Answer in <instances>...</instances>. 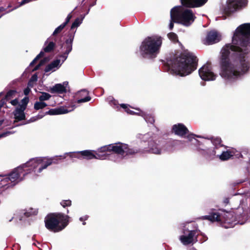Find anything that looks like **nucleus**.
<instances>
[{"mask_svg":"<svg viewBox=\"0 0 250 250\" xmlns=\"http://www.w3.org/2000/svg\"><path fill=\"white\" fill-rule=\"evenodd\" d=\"M11 133H12L10 131H7L5 132H3L0 134V138H3V137H5L8 136L9 135L11 134Z\"/></svg>","mask_w":250,"mask_h":250,"instance_id":"a18cd8bd","label":"nucleus"},{"mask_svg":"<svg viewBox=\"0 0 250 250\" xmlns=\"http://www.w3.org/2000/svg\"><path fill=\"white\" fill-rule=\"evenodd\" d=\"M79 151L77 152H70L68 153H66L65 154L68 155L71 158H76L79 159H82V156L80 153H78Z\"/></svg>","mask_w":250,"mask_h":250,"instance_id":"473e14b6","label":"nucleus"},{"mask_svg":"<svg viewBox=\"0 0 250 250\" xmlns=\"http://www.w3.org/2000/svg\"><path fill=\"white\" fill-rule=\"evenodd\" d=\"M110 105L112 106L114 108L118 107L117 102L115 100L111 101Z\"/></svg>","mask_w":250,"mask_h":250,"instance_id":"37998d69","label":"nucleus"},{"mask_svg":"<svg viewBox=\"0 0 250 250\" xmlns=\"http://www.w3.org/2000/svg\"><path fill=\"white\" fill-rule=\"evenodd\" d=\"M162 41V38L158 35L146 38L140 47V53L144 57H155L159 52Z\"/></svg>","mask_w":250,"mask_h":250,"instance_id":"0eeeda50","label":"nucleus"},{"mask_svg":"<svg viewBox=\"0 0 250 250\" xmlns=\"http://www.w3.org/2000/svg\"><path fill=\"white\" fill-rule=\"evenodd\" d=\"M2 15H0V18L2 17Z\"/></svg>","mask_w":250,"mask_h":250,"instance_id":"6e6d98bb","label":"nucleus"},{"mask_svg":"<svg viewBox=\"0 0 250 250\" xmlns=\"http://www.w3.org/2000/svg\"><path fill=\"white\" fill-rule=\"evenodd\" d=\"M6 8L3 7H0V12L6 11Z\"/></svg>","mask_w":250,"mask_h":250,"instance_id":"8fccbe9b","label":"nucleus"},{"mask_svg":"<svg viewBox=\"0 0 250 250\" xmlns=\"http://www.w3.org/2000/svg\"><path fill=\"white\" fill-rule=\"evenodd\" d=\"M89 11V9H88L87 12L86 13L83 15H81L80 18H77L75 19L74 21L73 22L71 27V29H73L74 28H76L78 27L83 22V21L85 16L86 14H87Z\"/></svg>","mask_w":250,"mask_h":250,"instance_id":"5701e85b","label":"nucleus"},{"mask_svg":"<svg viewBox=\"0 0 250 250\" xmlns=\"http://www.w3.org/2000/svg\"><path fill=\"white\" fill-rule=\"evenodd\" d=\"M68 86V82H64L62 83H57L50 88L52 93H63L67 91V88Z\"/></svg>","mask_w":250,"mask_h":250,"instance_id":"a211bd4d","label":"nucleus"},{"mask_svg":"<svg viewBox=\"0 0 250 250\" xmlns=\"http://www.w3.org/2000/svg\"><path fill=\"white\" fill-rule=\"evenodd\" d=\"M47 104L42 101L37 102L34 104V109L38 110L42 109L46 107Z\"/></svg>","mask_w":250,"mask_h":250,"instance_id":"c85d7f7f","label":"nucleus"},{"mask_svg":"<svg viewBox=\"0 0 250 250\" xmlns=\"http://www.w3.org/2000/svg\"><path fill=\"white\" fill-rule=\"evenodd\" d=\"M199 144L198 150L203 155L209 158L216 156L222 161H226L233 156L239 158L242 155L235 149H227L221 144L219 137H213L211 139H204Z\"/></svg>","mask_w":250,"mask_h":250,"instance_id":"20e7f679","label":"nucleus"},{"mask_svg":"<svg viewBox=\"0 0 250 250\" xmlns=\"http://www.w3.org/2000/svg\"><path fill=\"white\" fill-rule=\"evenodd\" d=\"M199 75L203 80L207 81H214L217 77L209 64H205L199 69Z\"/></svg>","mask_w":250,"mask_h":250,"instance_id":"f8f14e48","label":"nucleus"},{"mask_svg":"<svg viewBox=\"0 0 250 250\" xmlns=\"http://www.w3.org/2000/svg\"><path fill=\"white\" fill-rule=\"evenodd\" d=\"M55 46V43L53 42H50L48 45L44 47V51L46 52L51 51Z\"/></svg>","mask_w":250,"mask_h":250,"instance_id":"f704fd0d","label":"nucleus"},{"mask_svg":"<svg viewBox=\"0 0 250 250\" xmlns=\"http://www.w3.org/2000/svg\"><path fill=\"white\" fill-rule=\"evenodd\" d=\"M29 1H21L20 3H17L16 2V1H12V2L9 4L8 7H12L13 6V8L9 10L7 12L11 11L13 10L14 9H17L20 6H21L25 4H26L27 2Z\"/></svg>","mask_w":250,"mask_h":250,"instance_id":"b1692460","label":"nucleus"},{"mask_svg":"<svg viewBox=\"0 0 250 250\" xmlns=\"http://www.w3.org/2000/svg\"><path fill=\"white\" fill-rule=\"evenodd\" d=\"M172 132L175 135L181 137L186 138L189 142L196 146L197 149L199 144L202 145L201 141H199L195 138V137L201 138L200 136L195 135L193 134H188L189 131L188 128L183 124L178 123L172 126Z\"/></svg>","mask_w":250,"mask_h":250,"instance_id":"9d476101","label":"nucleus"},{"mask_svg":"<svg viewBox=\"0 0 250 250\" xmlns=\"http://www.w3.org/2000/svg\"><path fill=\"white\" fill-rule=\"evenodd\" d=\"M223 217L224 218V221L227 223H230L235 219L231 212H225Z\"/></svg>","mask_w":250,"mask_h":250,"instance_id":"cd10ccee","label":"nucleus"},{"mask_svg":"<svg viewBox=\"0 0 250 250\" xmlns=\"http://www.w3.org/2000/svg\"><path fill=\"white\" fill-rule=\"evenodd\" d=\"M42 64V62H41L39 64H38L37 66H36V67L34 68V70H37L39 67Z\"/></svg>","mask_w":250,"mask_h":250,"instance_id":"3c124183","label":"nucleus"},{"mask_svg":"<svg viewBox=\"0 0 250 250\" xmlns=\"http://www.w3.org/2000/svg\"><path fill=\"white\" fill-rule=\"evenodd\" d=\"M138 152V150L129 146L128 144L121 142L110 144L102 146L97 150H85L80 151L82 159L91 160L109 159L116 163H120L126 159L128 156Z\"/></svg>","mask_w":250,"mask_h":250,"instance_id":"f03ea898","label":"nucleus"},{"mask_svg":"<svg viewBox=\"0 0 250 250\" xmlns=\"http://www.w3.org/2000/svg\"><path fill=\"white\" fill-rule=\"evenodd\" d=\"M82 91H83V92H84V93H85L86 94H87V91H86V90H83Z\"/></svg>","mask_w":250,"mask_h":250,"instance_id":"864d4df0","label":"nucleus"},{"mask_svg":"<svg viewBox=\"0 0 250 250\" xmlns=\"http://www.w3.org/2000/svg\"><path fill=\"white\" fill-rule=\"evenodd\" d=\"M60 204L63 208H65L66 207H70L71 205V201L70 200H62L60 202Z\"/></svg>","mask_w":250,"mask_h":250,"instance_id":"c9c22d12","label":"nucleus"},{"mask_svg":"<svg viewBox=\"0 0 250 250\" xmlns=\"http://www.w3.org/2000/svg\"><path fill=\"white\" fill-rule=\"evenodd\" d=\"M195 232L194 230L184 231V234L180 236L181 243L184 245L194 243L196 240L194 238Z\"/></svg>","mask_w":250,"mask_h":250,"instance_id":"2eb2a0df","label":"nucleus"},{"mask_svg":"<svg viewBox=\"0 0 250 250\" xmlns=\"http://www.w3.org/2000/svg\"><path fill=\"white\" fill-rule=\"evenodd\" d=\"M51 96L48 93L42 92V95L39 97V99L40 101H44L49 100L51 98Z\"/></svg>","mask_w":250,"mask_h":250,"instance_id":"c756f323","label":"nucleus"},{"mask_svg":"<svg viewBox=\"0 0 250 250\" xmlns=\"http://www.w3.org/2000/svg\"><path fill=\"white\" fill-rule=\"evenodd\" d=\"M221 40V35L216 31L212 30L208 32L203 42L205 44L209 45L216 43Z\"/></svg>","mask_w":250,"mask_h":250,"instance_id":"dca6fc26","label":"nucleus"},{"mask_svg":"<svg viewBox=\"0 0 250 250\" xmlns=\"http://www.w3.org/2000/svg\"><path fill=\"white\" fill-rule=\"evenodd\" d=\"M57 157V156L52 158L38 157L31 159L16 168L9 175L4 176L0 175V181L9 184V182L18 183L21 181L28 174H31L32 178L38 176L48 166L53 163H57L56 162Z\"/></svg>","mask_w":250,"mask_h":250,"instance_id":"7ed1b4c3","label":"nucleus"},{"mask_svg":"<svg viewBox=\"0 0 250 250\" xmlns=\"http://www.w3.org/2000/svg\"><path fill=\"white\" fill-rule=\"evenodd\" d=\"M203 220H208L211 222H219L222 221L221 214L218 212H213L208 215H205L200 218Z\"/></svg>","mask_w":250,"mask_h":250,"instance_id":"412c9836","label":"nucleus"},{"mask_svg":"<svg viewBox=\"0 0 250 250\" xmlns=\"http://www.w3.org/2000/svg\"><path fill=\"white\" fill-rule=\"evenodd\" d=\"M2 94V92H0V96Z\"/></svg>","mask_w":250,"mask_h":250,"instance_id":"5fc2aeb1","label":"nucleus"},{"mask_svg":"<svg viewBox=\"0 0 250 250\" xmlns=\"http://www.w3.org/2000/svg\"><path fill=\"white\" fill-rule=\"evenodd\" d=\"M136 110L139 111V113H137L139 114V116L143 117L146 122L150 124H153L155 122L153 116L151 115L147 114L146 112L141 110L140 109H137Z\"/></svg>","mask_w":250,"mask_h":250,"instance_id":"4be33fe9","label":"nucleus"},{"mask_svg":"<svg viewBox=\"0 0 250 250\" xmlns=\"http://www.w3.org/2000/svg\"><path fill=\"white\" fill-rule=\"evenodd\" d=\"M69 216L61 213L52 214L45 220L46 227L54 232L64 229L68 223Z\"/></svg>","mask_w":250,"mask_h":250,"instance_id":"1a4fd4ad","label":"nucleus"},{"mask_svg":"<svg viewBox=\"0 0 250 250\" xmlns=\"http://www.w3.org/2000/svg\"><path fill=\"white\" fill-rule=\"evenodd\" d=\"M63 63L62 61L61 62L60 59H57L52 62L48 64L45 69V72H49L50 73L53 72L58 69Z\"/></svg>","mask_w":250,"mask_h":250,"instance_id":"6ab92c4d","label":"nucleus"},{"mask_svg":"<svg viewBox=\"0 0 250 250\" xmlns=\"http://www.w3.org/2000/svg\"><path fill=\"white\" fill-rule=\"evenodd\" d=\"M168 38L171 41L175 42L177 40V37L176 34L173 32L169 33L167 34Z\"/></svg>","mask_w":250,"mask_h":250,"instance_id":"4c0bfd02","label":"nucleus"},{"mask_svg":"<svg viewBox=\"0 0 250 250\" xmlns=\"http://www.w3.org/2000/svg\"><path fill=\"white\" fill-rule=\"evenodd\" d=\"M38 212V211L37 208H30L26 210H20L16 212L14 214V216L9 221H11L14 218L21 221L23 219L24 217H27L31 215H35L37 214Z\"/></svg>","mask_w":250,"mask_h":250,"instance_id":"ddd939ff","label":"nucleus"},{"mask_svg":"<svg viewBox=\"0 0 250 250\" xmlns=\"http://www.w3.org/2000/svg\"><path fill=\"white\" fill-rule=\"evenodd\" d=\"M44 53L42 51H41L39 54H38L36 57L32 61V62L30 63V65L32 66L36 62L39 60L41 57H42L43 56Z\"/></svg>","mask_w":250,"mask_h":250,"instance_id":"ea45409f","label":"nucleus"},{"mask_svg":"<svg viewBox=\"0 0 250 250\" xmlns=\"http://www.w3.org/2000/svg\"><path fill=\"white\" fill-rule=\"evenodd\" d=\"M120 106L121 107H122L123 108H124L125 109V111L127 114H129L130 115H137L139 116V114L137 113H139V111H138L136 110L137 108H135V110L136 111H134L131 110L130 109V107L128 104H121Z\"/></svg>","mask_w":250,"mask_h":250,"instance_id":"a878e982","label":"nucleus"},{"mask_svg":"<svg viewBox=\"0 0 250 250\" xmlns=\"http://www.w3.org/2000/svg\"><path fill=\"white\" fill-rule=\"evenodd\" d=\"M75 107L76 106L75 105H73L71 106L68 107L66 106H61L59 108L51 109L48 111L46 112L45 114L54 115L66 114L73 111L75 108Z\"/></svg>","mask_w":250,"mask_h":250,"instance_id":"f3484780","label":"nucleus"},{"mask_svg":"<svg viewBox=\"0 0 250 250\" xmlns=\"http://www.w3.org/2000/svg\"><path fill=\"white\" fill-rule=\"evenodd\" d=\"M250 23H244L235 31L232 44H228L221 50L220 75L227 83H231L248 73L250 62Z\"/></svg>","mask_w":250,"mask_h":250,"instance_id":"f257e3e1","label":"nucleus"},{"mask_svg":"<svg viewBox=\"0 0 250 250\" xmlns=\"http://www.w3.org/2000/svg\"><path fill=\"white\" fill-rule=\"evenodd\" d=\"M120 106L121 107H122L123 108H124L125 109V111L127 114H129L130 115H137L139 116V114L137 113H139V111H138L136 110L137 108H135V110L136 111H134L131 110L130 109V107L128 104H121Z\"/></svg>","mask_w":250,"mask_h":250,"instance_id":"393cba45","label":"nucleus"},{"mask_svg":"<svg viewBox=\"0 0 250 250\" xmlns=\"http://www.w3.org/2000/svg\"><path fill=\"white\" fill-rule=\"evenodd\" d=\"M141 139L142 140V141L147 142V146L145 147L142 149H138L128 145L132 148L138 150V152L133 154V155L139 152H149L157 155H160L163 153V143L156 136L147 133L142 135ZM130 156H132V155L128 156L126 159Z\"/></svg>","mask_w":250,"mask_h":250,"instance_id":"6e6552de","label":"nucleus"},{"mask_svg":"<svg viewBox=\"0 0 250 250\" xmlns=\"http://www.w3.org/2000/svg\"><path fill=\"white\" fill-rule=\"evenodd\" d=\"M177 22V21H172V19H171L169 25V29H170V30L172 29V28L173 27V22Z\"/></svg>","mask_w":250,"mask_h":250,"instance_id":"de8ad7c7","label":"nucleus"},{"mask_svg":"<svg viewBox=\"0 0 250 250\" xmlns=\"http://www.w3.org/2000/svg\"><path fill=\"white\" fill-rule=\"evenodd\" d=\"M66 25H65V24H63V23L61 24L60 26H59L58 27H57L55 30L54 31L52 35L55 36L57 34L61 33L63 29V28L65 27Z\"/></svg>","mask_w":250,"mask_h":250,"instance_id":"72a5a7b5","label":"nucleus"},{"mask_svg":"<svg viewBox=\"0 0 250 250\" xmlns=\"http://www.w3.org/2000/svg\"><path fill=\"white\" fill-rule=\"evenodd\" d=\"M166 66L171 74L186 76L196 69V57L189 53L171 56L167 59Z\"/></svg>","mask_w":250,"mask_h":250,"instance_id":"39448f33","label":"nucleus"},{"mask_svg":"<svg viewBox=\"0 0 250 250\" xmlns=\"http://www.w3.org/2000/svg\"><path fill=\"white\" fill-rule=\"evenodd\" d=\"M10 103L12 105H13L14 106H16V105H18V104L19 103V101L17 99H15L13 100H12L10 102Z\"/></svg>","mask_w":250,"mask_h":250,"instance_id":"49530a36","label":"nucleus"},{"mask_svg":"<svg viewBox=\"0 0 250 250\" xmlns=\"http://www.w3.org/2000/svg\"><path fill=\"white\" fill-rule=\"evenodd\" d=\"M71 18H72V15L71 13H70L67 15V16L65 19V21L63 23L65 24V25H66L69 22Z\"/></svg>","mask_w":250,"mask_h":250,"instance_id":"c03bdc74","label":"nucleus"},{"mask_svg":"<svg viewBox=\"0 0 250 250\" xmlns=\"http://www.w3.org/2000/svg\"><path fill=\"white\" fill-rule=\"evenodd\" d=\"M3 123V121H0V126L2 125Z\"/></svg>","mask_w":250,"mask_h":250,"instance_id":"603ef678","label":"nucleus"},{"mask_svg":"<svg viewBox=\"0 0 250 250\" xmlns=\"http://www.w3.org/2000/svg\"><path fill=\"white\" fill-rule=\"evenodd\" d=\"M29 102V99L28 97H24L21 101V104L18 105V106L26 109L27 105Z\"/></svg>","mask_w":250,"mask_h":250,"instance_id":"2f4dec72","label":"nucleus"},{"mask_svg":"<svg viewBox=\"0 0 250 250\" xmlns=\"http://www.w3.org/2000/svg\"><path fill=\"white\" fill-rule=\"evenodd\" d=\"M25 109L18 106L15 108L13 114L16 122L21 121L25 119Z\"/></svg>","mask_w":250,"mask_h":250,"instance_id":"aec40b11","label":"nucleus"},{"mask_svg":"<svg viewBox=\"0 0 250 250\" xmlns=\"http://www.w3.org/2000/svg\"><path fill=\"white\" fill-rule=\"evenodd\" d=\"M247 5V1H225L221 10L225 14L230 15L237 10L241 9Z\"/></svg>","mask_w":250,"mask_h":250,"instance_id":"9b49d317","label":"nucleus"},{"mask_svg":"<svg viewBox=\"0 0 250 250\" xmlns=\"http://www.w3.org/2000/svg\"><path fill=\"white\" fill-rule=\"evenodd\" d=\"M74 34L75 33L69 36L68 39L66 40L63 46L62 47L64 51L62 54L60 56V58L62 59V62L67 58L68 55L72 49V43L74 38Z\"/></svg>","mask_w":250,"mask_h":250,"instance_id":"4468645a","label":"nucleus"},{"mask_svg":"<svg viewBox=\"0 0 250 250\" xmlns=\"http://www.w3.org/2000/svg\"><path fill=\"white\" fill-rule=\"evenodd\" d=\"M88 218V216L86 215H84L82 217H81L79 218V220H80V221L83 222V225H85L86 223L84 221L85 220H87Z\"/></svg>","mask_w":250,"mask_h":250,"instance_id":"79ce46f5","label":"nucleus"},{"mask_svg":"<svg viewBox=\"0 0 250 250\" xmlns=\"http://www.w3.org/2000/svg\"><path fill=\"white\" fill-rule=\"evenodd\" d=\"M37 80H38L37 75L36 74L33 75L31 77V78L28 83V86H32V83L36 82L37 81Z\"/></svg>","mask_w":250,"mask_h":250,"instance_id":"58836bf2","label":"nucleus"},{"mask_svg":"<svg viewBox=\"0 0 250 250\" xmlns=\"http://www.w3.org/2000/svg\"><path fill=\"white\" fill-rule=\"evenodd\" d=\"M45 114H39L36 116L33 117L27 122L28 123L35 122L39 119H42Z\"/></svg>","mask_w":250,"mask_h":250,"instance_id":"e433bc0d","label":"nucleus"},{"mask_svg":"<svg viewBox=\"0 0 250 250\" xmlns=\"http://www.w3.org/2000/svg\"><path fill=\"white\" fill-rule=\"evenodd\" d=\"M16 93H17V91L16 90H9L6 93V95H5V99L6 100H9V99L13 98L15 96V94H16Z\"/></svg>","mask_w":250,"mask_h":250,"instance_id":"7c9ffc66","label":"nucleus"},{"mask_svg":"<svg viewBox=\"0 0 250 250\" xmlns=\"http://www.w3.org/2000/svg\"><path fill=\"white\" fill-rule=\"evenodd\" d=\"M91 98L89 96H87L84 98L79 99L77 101L78 103H84L88 102L90 100Z\"/></svg>","mask_w":250,"mask_h":250,"instance_id":"a19ab883","label":"nucleus"},{"mask_svg":"<svg viewBox=\"0 0 250 250\" xmlns=\"http://www.w3.org/2000/svg\"><path fill=\"white\" fill-rule=\"evenodd\" d=\"M30 92V89L29 87L25 88L24 90V94L25 95H27Z\"/></svg>","mask_w":250,"mask_h":250,"instance_id":"09e8293b","label":"nucleus"},{"mask_svg":"<svg viewBox=\"0 0 250 250\" xmlns=\"http://www.w3.org/2000/svg\"><path fill=\"white\" fill-rule=\"evenodd\" d=\"M181 6H175L170 11L172 21L188 26L194 21L196 17L189 8L199 7L204 5L207 1H181Z\"/></svg>","mask_w":250,"mask_h":250,"instance_id":"423d86ee","label":"nucleus"},{"mask_svg":"<svg viewBox=\"0 0 250 250\" xmlns=\"http://www.w3.org/2000/svg\"><path fill=\"white\" fill-rule=\"evenodd\" d=\"M120 106L121 107H122L123 108H124L125 109V111L127 114H129L130 115H137L139 116V114L137 113H139V111H138L136 110L137 108H135V110L136 111H134L131 110L130 109V107L128 104H121Z\"/></svg>","mask_w":250,"mask_h":250,"instance_id":"bb28decb","label":"nucleus"}]
</instances>
